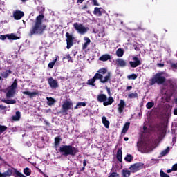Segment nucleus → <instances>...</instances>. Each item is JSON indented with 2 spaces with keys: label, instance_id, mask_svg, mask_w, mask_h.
<instances>
[{
  "label": "nucleus",
  "instance_id": "f257e3e1",
  "mask_svg": "<svg viewBox=\"0 0 177 177\" xmlns=\"http://www.w3.org/2000/svg\"><path fill=\"white\" fill-rule=\"evenodd\" d=\"M44 18L45 15L43 14H40L36 17L35 24L30 29L29 35H42V34H44L47 27L45 24L42 25V20H44Z\"/></svg>",
  "mask_w": 177,
  "mask_h": 177
},
{
  "label": "nucleus",
  "instance_id": "f03ea898",
  "mask_svg": "<svg viewBox=\"0 0 177 177\" xmlns=\"http://www.w3.org/2000/svg\"><path fill=\"white\" fill-rule=\"evenodd\" d=\"M58 151L61 153L62 156L64 157H67L68 156H71V157H74L77 156V153H78V149L73 147V145H61L58 149Z\"/></svg>",
  "mask_w": 177,
  "mask_h": 177
},
{
  "label": "nucleus",
  "instance_id": "7ed1b4c3",
  "mask_svg": "<svg viewBox=\"0 0 177 177\" xmlns=\"http://www.w3.org/2000/svg\"><path fill=\"white\" fill-rule=\"evenodd\" d=\"M97 100L100 103H103L104 106H111L114 103V98L113 97H109L107 100V95L106 94H99L97 96Z\"/></svg>",
  "mask_w": 177,
  "mask_h": 177
},
{
  "label": "nucleus",
  "instance_id": "20e7f679",
  "mask_svg": "<svg viewBox=\"0 0 177 177\" xmlns=\"http://www.w3.org/2000/svg\"><path fill=\"white\" fill-rule=\"evenodd\" d=\"M8 91L6 94V96L8 99L10 97H15L16 95V90L17 89V80H15L12 84L8 87Z\"/></svg>",
  "mask_w": 177,
  "mask_h": 177
},
{
  "label": "nucleus",
  "instance_id": "39448f33",
  "mask_svg": "<svg viewBox=\"0 0 177 177\" xmlns=\"http://www.w3.org/2000/svg\"><path fill=\"white\" fill-rule=\"evenodd\" d=\"M166 79L165 77L162 76V73H156L153 77H152L150 80L151 85H154L155 84H158V85H162L165 82Z\"/></svg>",
  "mask_w": 177,
  "mask_h": 177
},
{
  "label": "nucleus",
  "instance_id": "423d86ee",
  "mask_svg": "<svg viewBox=\"0 0 177 177\" xmlns=\"http://www.w3.org/2000/svg\"><path fill=\"white\" fill-rule=\"evenodd\" d=\"M111 73L109 72L107 75L104 77V79H103V75L99 73V72L96 73L95 75L93 76V79L96 81V80H100V82L102 84H106L109 82V81H111Z\"/></svg>",
  "mask_w": 177,
  "mask_h": 177
},
{
  "label": "nucleus",
  "instance_id": "0eeeda50",
  "mask_svg": "<svg viewBox=\"0 0 177 177\" xmlns=\"http://www.w3.org/2000/svg\"><path fill=\"white\" fill-rule=\"evenodd\" d=\"M62 107V110L61 111V113L62 114L65 113V115H67V114H68V110H73V102L66 100L63 102Z\"/></svg>",
  "mask_w": 177,
  "mask_h": 177
},
{
  "label": "nucleus",
  "instance_id": "6e6552de",
  "mask_svg": "<svg viewBox=\"0 0 177 177\" xmlns=\"http://www.w3.org/2000/svg\"><path fill=\"white\" fill-rule=\"evenodd\" d=\"M73 27H74L75 30H76V31H77V32H79V34H85L89 30V28L85 27L82 24H78L77 22H76L73 24Z\"/></svg>",
  "mask_w": 177,
  "mask_h": 177
},
{
  "label": "nucleus",
  "instance_id": "1a4fd4ad",
  "mask_svg": "<svg viewBox=\"0 0 177 177\" xmlns=\"http://www.w3.org/2000/svg\"><path fill=\"white\" fill-rule=\"evenodd\" d=\"M65 37H66V48L70 49V48L74 45V36H73V35L70 34L69 32H66Z\"/></svg>",
  "mask_w": 177,
  "mask_h": 177
},
{
  "label": "nucleus",
  "instance_id": "9d476101",
  "mask_svg": "<svg viewBox=\"0 0 177 177\" xmlns=\"http://www.w3.org/2000/svg\"><path fill=\"white\" fill-rule=\"evenodd\" d=\"M145 164L142 162H137L131 165L129 167L130 171L135 174V172H138V171H140V169H142Z\"/></svg>",
  "mask_w": 177,
  "mask_h": 177
},
{
  "label": "nucleus",
  "instance_id": "9b49d317",
  "mask_svg": "<svg viewBox=\"0 0 177 177\" xmlns=\"http://www.w3.org/2000/svg\"><path fill=\"white\" fill-rule=\"evenodd\" d=\"M6 38H8L10 40H12V41H16L17 39H20V37L16 36V35H15V33H11L10 35L7 34V35H2L0 36V39H1V41H5V39H6Z\"/></svg>",
  "mask_w": 177,
  "mask_h": 177
},
{
  "label": "nucleus",
  "instance_id": "f8f14e48",
  "mask_svg": "<svg viewBox=\"0 0 177 177\" xmlns=\"http://www.w3.org/2000/svg\"><path fill=\"white\" fill-rule=\"evenodd\" d=\"M48 84L51 89H56L59 86V82H57V80L53 79V77L48 79Z\"/></svg>",
  "mask_w": 177,
  "mask_h": 177
},
{
  "label": "nucleus",
  "instance_id": "ddd939ff",
  "mask_svg": "<svg viewBox=\"0 0 177 177\" xmlns=\"http://www.w3.org/2000/svg\"><path fill=\"white\" fill-rule=\"evenodd\" d=\"M133 60L134 61H130L129 64L132 68H136V67H138V66H140L142 64V62L139 60V58L138 57L135 56L133 57Z\"/></svg>",
  "mask_w": 177,
  "mask_h": 177
},
{
  "label": "nucleus",
  "instance_id": "4468645a",
  "mask_svg": "<svg viewBox=\"0 0 177 177\" xmlns=\"http://www.w3.org/2000/svg\"><path fill=\"white\" fill-rule=\"evenodd\" d=\"M125 106H127V104H125V101H124V100H120V103L118 104V110L119 114H122V113H124V109Z\"/></svg>",
  "mask_w": 177,
  "mask_h": 177
},
{
  "label": "nucleus",
  "instance_id": "2eb2a0df",
  "mask_svg": "<svg viewBox=\"0 0 177 177\" xmlns=\"http://www.w3.org/2000/svg\"><path fill=\"white\" fill-rule=\"evenodd\" d=\"M23 95H26L27 96H29L30 99H32V97H35L36 96H38L39 93L38 91H34V92H30L28 91H22Z\"/></svg>",
  "mask_w": 177,
  "mask_h": 177
},
{
  "label": "nucleus",
  "instance_id": "dca6fc26",
  "mask_svg": "<svg viewBox=\"0 0 177 177\" xmlns=\"http://www.w3.org/2000/svg\"><path fill=\"white\" fill-rule=\"evenodd\" d=\"M14 19L15 20H20L21 17L24 16V12L20 10H16L13 13Z\"/></svg>",
  "mask_w": 177,
  "mask_h": 177
},
{
  "label": "nucleus",
  "instance_id": "f3484780",
  "mask_svg": "<svg viewBox=\"0 0 177 177\" xmlns=\"http://www.w3.org/2000/svg\"><path fill=\"white\" fill-rule=\"evenodd\" d=\"M116 63L120 67H127V62L122 58H118L116 59Z\"/></svg>",
  "mask_w": 177,
  "mask_h": 177
},
{
  "label": "nucleus",
  "instance_id": "a211bd4d",
  "mask_svg": "<svg viewBox=\"0 0 177 177\" xmlns=\"http://www.w3.org/2000/svg\"><path fill=\"white\" fill-rule=\"evenodd\" d=\"M111 59V55L109 54L102 55L99 57V60L100 62H107V60H110Z\"/></svg>",
  "mask_w": 177,
  "mask_h": 177
},
{
  "label": "nucleus",
  "instance_id": "6ab92c4d",
  "mask_svg": "<svg viewBox=\"0 0 177 177\" xmlns=\"http://www.w3.org/2000/svg\"><path fill=\"white\" fill-rule=\"evenodd\" d=\"M116 158L120 162H122V150L118 149L116 153Z\"/></svg>",
  "mask_w": 177,
  "mask_h": 177
},
{
  "label": "nucleus",
  "instance_id": "aec40b11",
  "mask_svg": "<svg viewBox=\"0 0 177 177\" xmlns=\"http://www.w3.org/2000/svg\"><path fill=\"white\" fill-rule=\"evenodd\" d=\"M62 142V136H58L55 138V142H54V147L55 149H57V147L59 145H60V142Z\"/></svg>",
  "mask_w": 177,
  "mask_h": 177
},
{
  "label": "nucleus",
  "instance_id": "412c9836",
  "mask_svg": "<svg viewBox=\"0 0 177 177\" xmlns=\"http://www.w3.org/2000/svg\"><path fill=\"white\" fill-rule=\"evenodd\" d=\"M20 118H21V113L17 111L15 113V115L12 116V121H20Z\"/></svg>",
  "mask_w": 177,
  "mask_h": 177
},
{
  "label": "nucleus",
  "instance_id": "4be33fe9",
  "mask_svg": "<svg viewBox=\"0 0 177 177\" xmlns=\"http://www.w3.org/2000/svg\"><path fill=\"white\" fill-rule=\"evenodd\" d=\"M102 124L105 127V128H110V122L107 120V118L106 116H103L102 118Z\"/></svg>",
  "mask_w": 177,
  "mask_h": 177
},
{
  "label": "nucleus",
  "instance_id": "5701e85b",
  "mask_svg": "<svg viewBox=\"0 0 177 177\" xmlns=\"http://www.w3.org/2000/svg\"><path fill=\"white\" fill-rule=\"evenodd\" d=\"M10 74H12V70L9 69V70H6L5 72H3L1 73V75L3 78H8V77H9V75H10Z\"/></svg>",
  "mask_w": 177,
  "mask_h": 177
},
{
  "label": "nucleus",
  "instance_id": "b1692460",
  "mask_svg": "<svg viewBox=\"0 0 177 177\" xmlns=\"http://www.w3.org/2000/svg\"><path fill=\"white\" fill-rule=\"evenodd\" d=\"M129 125H131V123L129 122L124 124L123 129L122 131V133H127V132H128V129H129Z\"/></svg>",
  "mask_w": 177,
  "mask_h": 177
},
{
  "label": "nucleus",
  "instance_id": "393cba45",
  "mask_svg": "<svg viewBox=\"0 0 177 177\" xmlns=\"http://www.w3.org/2000/svg\"><path fill=\"white\" fill-rule=\"evenodd\" d=\"M84 41H86V42L82 46L83 50L86 49V48H88V45H89V44H91V39L88 37H85Z\"/></svg>",
  "mask_w": 177,
  "mask_h": 177
},
{
  "label": "nucleus",
  "instance_id": "a878e982",
  "mask_svg": "<svg viewBox=\"0 0 177 177\" xmlns=\"http://www.w3.org/2000/svg\"><path fill=\"white\" fill-rule=\"evenodd\" d=\"M166 63L167 64H169V66H170V67H171V68H174V70H177V63L175 64V63L172 62V60H171V59L167 61Z\"/></svg>",
  "mask_w": 177,
  "mask_h": 177
},
{
  "label": "nucleus",
  "instance_id": "bb28decb",
  "mask_svg": "<svg viewBox=\"0 0 177 177\" xmlns=\"http://www.w3.org/2000/svg\"><path fill=\"white\" fill-rule=\"evenodd\" d=\"M47 104L48 106H53V104H55V103H56V100L54 98L52 97H47Z\"/></svg>",
  "mask_w": 177,
  "mask_h": 177
},
{
  "label": "nucleus",
  "instance_id": "cd10ccee",
  "mask_svg": "<svg viewBox=\"0 0 177 177\" xmlns=\"http://www.w3.org/2000/svg\"><path fill=\"white\" fill-rule=\"evenodd\" d=\"M124 160L127 162H132V161H133V156L131 154H127L126 157L124 158Z\"/></svg>",
  "mask_w": 177,
  "mask_h": 177
},
{
  "label": "nucleus",
  "instance_id": "c85d7f7f",
  "mask_svg": "<svg viewBox=\"0 0 177 177\" xmlns=\"http://www.w3.org/2000/svg\"><path fill=\"white\" fill-rule=\"evenodd\" d=\"M102 8L95 7L94 8L93 14L98 15L99 16H102Z\"/></svg>",
  "mask_w": 177,
  "mask_h": 177
},
{
  "label": "nucleus",
  "instance_id": "c756f323",
  "mask_svg": "<svg viewBox=\"0 0 177 177\" xmlns=\"http://www.w3.org/2000/svg\"><path fill=\"white\" fill-rule=\"evenodd\" d=\"M116 56H118V57H122V56H124V50L122 48H118L116 50Z\"/></svg>",
  "mask_w": 177,
  "mask_h": 177
},
{
  "label": "nucleus",
  "instance_id": "7c9ffc66",
  "mask_svg": "<svg viewBox=\"0 0 177 177\" xmlns=\"http://www.w3.org/2000/svg\"><path fill=\"white\" fill-rule=\"evenodd\" d=\"M2 102L6 104H16V100H2Z\"/></svg>",
  "mask_w": 177,
  "mask_h": 177
},
{
  "label": "nucleus",
  "instance_id": "2f4dec72",
  "mask_svg": "<svg viewBox=\"0 0 177 177\" xmlns=\"http://www.w3.org/2000/svg\"><path fill=\"white\" fill-rule=\"evenodd\" d=\"M122 175H123V177H129L131 176V170H127V169H123L122 171Z\"/></svg>",
  "mask_w": 177,
  "mask_h": 177
},
{
  "label": "nucleus",
  "instance_id": "473e14b6",
  "mask_svg": "<svg viewBox=\"0 0 177 177\" xmlns=\"http://www.w3.org/2000/svg\"><path fill=\"white\" fill-rule=\"evenodd\" d=\"M24 174L26 176H30V175H31V170H30V169L28 168V167H26L25 169H24Z\"/></svg>",
  "mask_w": 177,
  "mask_h": 177
},
{
  "label": "nucleus",
  "instance_id": "72a5a7b5",
  "mask_svg": "<svg viewBox=\"0 0 177 177\" xmlns=\"http://www.w3.org/2000/svg\"><path fill=\"white\" fill-rule=\"evenodd\" d=\"M95 82H96V80L93 77L91 79H89L87 81V85H91V86H95Z\"/></svg>",
  "mask_w": 177,
  "mask_h": 177
},
{
  "label": "nucleus",
  "instance_id": "f704fd0d",
  "mask_svg": "<svg viewBox=\"0 0 177 177\" xmlns=\"http://www.w3.org/2000/svg\"><path fill=\"white\" fill-rule=\"evenodd\" d=\"M82 106V107H85V106H86V103L84 102H78L76 106L74 107L75 110H77V109H78V107Z\"/></svg>",
  "mask_w": 177,
  "mask_h": 177
},
{
  "label": "nucleus",
  "instance_id": "c9c22d12",
  "mask_svg": "<svg viewBox=\"0 0 177 177\" xmlns=\"http://www.w3.org/2000/svg\"><path fill=\"white\" fill-rule=\"evenodd\" d=\"M8 130V127L5 125L0 124V135H2L3 132Z\"/></svg>",
  "mask_w": 177,
  "mask_h": 177
},
{
  "label": "nucleus",
  "instance_id": "e433bc0d",
  "mask_svg": "<svg viewBox=\"0 0 177 177\" xmlns=\"http://www.w3.org/2000/svg\"><path fill=\"white\" fill-rule=\"evenodd\" d=\"M97 73L99 74H101L102 75H104V74L107 73V68H100L97 71Z\"/></svg>",
  "mask_w": 177,
  "mask_h": 177
},
{
  "label": "nucleus",
  "instance_id": "4c0bfd02",
  "mask_svg": "<svg viewBox=\"0 0 177 177\" xmlns=\"http://www.w3.org/2000/svg\"><path fill=\"white\" fill-rule=\"evenodd\" d=\"M129 99H136L138 98V93H132L128 95Z\"/></svg>",
  "mask_w": 177,
  "mask_h": 177
},
{
  "label": "nucleus",
  "instance_id": "58836bf2",
  "mask_svg": "<svg viewBox=\"0 0 177 177\" xmlns=\"http://www.w3.org/2000/svg\"><path fill=\"white\" fill-rule=\"evenodd\" d=\"M168 153H169V147H168L167 149L163 150L160 153V156H162V157H165V155L168 154Z\"/></svg>",
  "mask_w": 177,
  "mask_h": 177
},
{
  "label": "nucleus",
  "instance_id": "ea45409f",
  "mask_svg": "<svg viewBox=\"0 0 177 177\" xmlns=\"http://www.w3.org/2000/svg\"><path fill=\"white\" fill-rule=\"evenodd\" d=\"M146 107L147 109H153V107H154V102H148L146 104Z\"/></svg>",
  "mask_w": 177,
  "mask_h": 177
},
{
  "label": "nucleus",
  "instance_id": "a19ab883",
  "mask_svg": "<svg viewBox=\"0 0 177 177\" xmlns=\"http://www.w3.org/2000/svg\"><path fill=\"white\" fill-rule=\"evenodd\" d=\"M4 173H6L7 177H10L12 176V174H13V170H12V169H8V170L6 171Z\"/></svg>",
  "mask_w": 177,
  "mask_h": 177
},
{
  "label": "nucleus",
  "instance_id": "79ce46f5",
  "mask_svg": "<svg viewBox=\"0 0 177 177\" xmlns=\"http://www.w3.org/2000/svg\"><path fill=\"white\" fill-rule=\"evenodd\" d=\"M56 62H57V58L48 64V68H52L53 67H54L55 64H56Z\"/></svg>",
  "mask_w": 177,
  "mask_h": 177
},
{
  "label": "nucleus",
  "instance_id": "37998d69",
  "mask_svg": "<svg viewBox=\"0 0 177 177\" xmlns=\"http://www.w3.org/2000/svg\"><path fill=\"white\" fill-rule=\"evenodd\" d=\"M142 146H143V144L142 143V141H138L137 142V147H138V151H142Z\"/></svg>",
  "mask_w": 177,
  "mask_h": 177
},
{
  "label": "nucleus",
  "instance_id": "c03bdc74",
  "mask_svg": "<svg viewBox=\"0 0 177 177\" xmlns=\"http://www.w3.org/2000/svg\"><path fill=\"white\" fill-rule=\"evenodd\" d=\"M63 60H68V62H69L70 63H73V59L71 58V57L70 56V55H68L65 57H63Z\"/></svg>",
  "mask_w": 177,
  "mask_h": 177
},
{
  "label": "nucleus",
  "instance_id": "a18cd8bd",
  "mask_svg": "<svg viewBox=\"0 0 177 177\" xmlns=\"http://www.w3.org/2000/svg\"><path fill=\"white\" fill-rule=\"evenodd\" d=\"M128 80H136L138 78V75L136 74H131L127 76Z\"/></svg>",
  "mask_w": 177,
  "mask_h": 177
},
{
  "label": "nucleus",
  "instance_id": "49530a36",
  "mask_svg": "<svg viewBox=\"0 0 177 177\" xmlns=\"http://www.w3.org/2000/svg\"><path fill=\"white\" fill-rule=\"evenodd\" d=\"M108 177H120V174L117 172H112Z\"/></svg>",
  "mask_w": 177,
  "mask_h": 177
},
{
  "label": "nucleus",
  "instance_id": "de8ad7c7",
  "mask_svg": "<svg viewBox=\"0 0 177 177\" xmlns=\"http://www.w3.org/2000/svg\"><path fill=\"white\" fill-rule=\"evenodd\" d=\"M92 2L94 5V6H100L99 3H97V0H92Z\"/></svg>",
  "mask_w": 177,
  "mask_h": 177
},
{
  "label": "nucleus",
  "instance_id": "09e8293b",
  "mask_svg": "<svg viewBox=\"0 0 177 177\" xmlns=\"http://www.w3.org/2000/svg\"><path fill=\"white\" fill-rule=\"evenodd\" d=\"M82 10H85V9H88V5L85 4L84 6H82Z\"/></svg>",
  "mask_w": 177,
  "mask_h": 177
},
{
  "label": "nucleus",
  "instance_id": "8fccbe9b",
  "mask_svg": "<svg viewBox=\"0 0 177 177\" xmlns=\"http://www.w3.org/2000/svg\"><path fill=\"white\" fill-rule=\"evenodd\" d=\"M133 48L135 49V50H140V48H139V47H138V46L136 44H133Z\"/></svg>",
  "mask_w": 177,
  "mask_h": 177
},
{
  "label": "nucleus",
  "instance_id": "3c124183",
  "mask_svg": "<svg viewBox=\"0 0 177 177\" xmlns=\"http://www.w3.org/2000/svg\"><path fill=\"white\" fill-rule=\"evenodd\" d=\"M107 93L109 96L111 97V91L109 88H106Z\"/></svg>",
  "mask_w": 177,
  "mask_h": 177
},
{
  "label": "nucleus",
  "instance_id": "603ef678",
  "mask_svg": "<svg viewBox=\"0 0 177 177\" xmlns=\"http://www.w3.org/2000/svg\"><path fill=\"white\" fill-rule=\"evenodd\" d=\"M173 171H177V163L172 166Z\"/></svg>",
  "mask_w": 177,
  "mask_h": 177
},
{
  "label": "nucleus",
  "instance_id": "864d4df0",
  "mask_svg": "<svg viewBox=\"0 0 177 177\" xmlns=\"http://www.w3.org/2000/svg\"><path fill=\"white\" fill-rule=\"evenodd\" d=\"M0 177H8V176H6V174L5 172L3 173L0 172Z\"/></svg>",
  "mask_w": 177,
  "mask_h": 177
},
{
  "label": "nucleus",
  "instance_id": "5fc2aeb1",
  "mask_svg": "<svg viewBox=\"0 0 177 177\" xmlns=\"http://www.w3.org/2000/svg\"><path fill=\"white\" fill-rule=\"evenodd\" d=\"M157 66L158 67H164V64L158 63Z\"/></svg>",
  "mask_w": 177,
  "mask_h": 177
},
{
  "label": "nucleus",
  "instance_id": "6e6d98bb",
  "mask_svg": "<svg viewBox=\"0 0 177 177\" xmlns=\"http://www.w3.org/2000/svg\"><path fill=\"white\" fill-rule=\"evenodd\" d=\"M83 167H86V160H83Z\"/></svg>",
  "mask_w": 177,
  "mask_h": 177
},
{
  "label": "nucleus",
  "instance_id": "4d7b16f0",
  "mask_svg": "<svg viewBox=\"0 0 177 177\" xmlns=\"http://www.w3.org/2000/svg\"><path fill=\"white\" fill-rule=\"evenodd\" d=\"M0 109H1V110H5V109H6V106H4L3 105H0Z\"/></svg>",
  "mask_w": 177,
  "mask_h": 177
},
{
  "label": "nucleus",
  "instance_id": "13d9d810",
  "mask_svg": "<svg viewBox=\"0 0 177 177\" xmlns=\"http://www.w3.org/2000/svg\"><path fill=\"white\" fill-rule=\"evenodd\" d=\"M132 89V86H129L127 87V91H131Z\"/></svg>",
  "mask_w": 177,
  "mask_h": 177
},
{
  "label": "nucleus",
  "instance_id": "bf43d9fd",
  "mask_svg": "<svg viewBox=\"0 0 177 177\" xmlns=\"http://www.w3.org/2000/svg\"><path fill=\"white\" fill-rule=\"evenodd\" d=\"M172 171H174L173 169H167V174H171V172H172Z\"/></svg>",
  "mask_w": 177,
  "mask_h": 177
},
{
  "label": "nucleus",
  "instance_id": "052dcab7",
  "mask_svg": "<svg viewBox=\"0 0 177 177\" xmlns=\"http://www.w3.org/2000/svg\"><path fill=\"white\" fill-rule=\"evenodd\" d=\"M84 0H77V3H82V2H84Z\"/></svg>",
  "mask_w": 177,
  "mask_h": 177
},
{
  "label": "nucleus",
  "instance_id": "680f3d73",
  "mask_svg": "<svg viewBox=\"0 0 177 177\" xmlns=\"http://www.w3.org/2000/svg\"><path fill=\"white\" fill-rule=\"evenodd\" d=\"M174 115H177V108H176L174 111Z\"/></svg>",
  "mask_w": 177,
  "mask_h": 177
},
{
  "label": "nucleus",
  "instance_id": "e2e57ef3",
  "mask_svg": "<svg viewBox=\"0 0 177 177\" xmlns=\"http://www.w3.org/2000/svg\"><path fill=\"white\" fill-rule=\"evenodd\" d=\"M124 140L125 142H128V140H129V138L128 137H125V138H124Z\"/></svg>",
  "mask_w": 177,
  "mask_h": 177
},
{
  "label": "nucleus",
  "instance_id": "0e129e2a",
  "mask_svg": "<svg viewBox=\"0 0 177 177\" xmlns=\"http://www.w3.org/2000/svg\"><path fill=\"white\" fill-rule=\"evenodd\" d=\"M82 172H84V171H85V167L83 166V167H82L81 169Z\"/></svg>",
  "mask_w": 177,
  "mask_h": 177
},
{
  "label": "nucleus",
  "instance_id": "69168bd1",
  "mask_svg": "<svg viewBox=\"0 0 177 177\" xmlns=\"http://www.w3.org/2000/svg\"><path fill=\"white\" fill-rule=\"evenodd\" d=\"M21 2H23V3H24L27 2V1H28V0H21Z\"/></svg>",
  "mask_w": 177,
  "mask_h": 177
},
{
  "label": "nucleus",
  "instance_id": "338daca9",
  "mask_svg": "<svg viewBox=\"0 0 177 177\" xmlns=\"http://www.w3.org/2000/svg\"><path fill=\"white\" fill-rule=\"evenodd\" d=\"M1 80H2V77L0 76V81H1Z\"/></svg>",
  "mask_w": 177,
  "mask_h": 177
},
{
  "label": "nucleus",
  "instance_id": "774afa93",
  "mask_svg": "<svg viewBox=\"0 0 177 177\" xmlns=\"http://www.w3.org/2000/svg\"><path fill=\"white\" fill-rule=\"evenodd\" d=\"M175 139H176L175 138H173V140H175Z\"/></svg>",
  "mask_w": 177,
  "mask_h": 177
}]
</instances>
